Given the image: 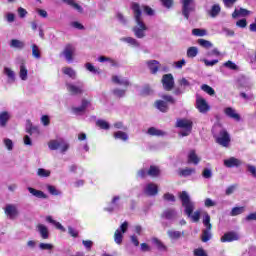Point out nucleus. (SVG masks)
Returning a JSON list of instances; mask_svg holds the SVG:
<instances>
[{"label":"nucleus","instance_id":"28","mask_svg":"<svg viewBox=\"0 0 256 256\" xmlns=\"http://www.w3.org/2000/svg\"><path fill=\"white\" fill-rule=\"evenodd\" d=\"M148 135H151L152 137H165L167 133L163 130H159L155 127H150L147 131Z\"/></svg>","mask_w":256,"mask_h":256},{"label":"nucleus","instance_id":"31","mask_svg":"<svg viewBox=\"0 0 256 256\" xmlns=\"http://www.w3.org/2000/svg\"><path fill=\"white\" fill-rule=\"evenodd\" d=\"M46 221L47 223H51V225H54V227H56V229H59V231H62V233H65V231H67L62 224L54 220L51 216H47Z\"/></svg>","mask_w":256,"mask_h":256},{"label":"nucleus","instance_id":"5","mask_svg":"<svg viewBox=\"0 0 256 256\" xmlns=\"http://www.w3.org/2000/svg\"><path fill=\"white\" fill-rule=\"evenodd\" d=\"M176 127L181 129L179 132V135H181V137H187L191 135V131H193V121L188 119L177 120Z\"/></svg>","mask_w":256,"mask_h":256},{"label":"nucleus","instance_id":"57","mask_svg":"<svg viewBox=\"0 0 256 256\" xmlns=\"http://www.w3.org/2000/svg\"><path fill=\"white\" fill-rule=\"evenodd\" d=\"M125 93H127V90L125 89L116 88L113 90V95H115V97H125Z\"/></svg>","mask_w":256,"mask_h":256},{"label":"nucleus","instance_id":"45","mask_svg":"<svg viewBox=\"0 0 256 256\" xmlns=\"http://www.w3.org/2000/svg\"><path fill=\"white\" fill-rule=\"evenodd\" d=\"M197 43L200 47H203V49H211V47H213V43L209 40L198 39Z\"/></svg>","mask_w":256,"mask_h":256},{"label":"nucleus","instance_id":"38","mask_svg":"<svg viewBox=\"0 0 256 256\" xmlns=\"http://www.w3.org/2000/svg\"><path fill=\"white\" fill-rule=\"evenodd\" d=\"M62 73H64V75H67L68 77H70V79L77 78V72H75L74 69L71 67L62 68Z\"/></svg>","mask_w":256,"mask_h":256},{"label":"nucleus","instance_id":"34","mask_svg":"<svg viewBox=\"0 0 256 256\" xmlns=\"http://www.w3.org/2000/svg\"><path fill=\"white\" fill-rule=\"evenodd\" d=\"M167 235L173 241H177V239H181V237H183V232L175 231V230H168Z\"/></svg>","mask_w":256,"mask_h":256},{"label":"nucleus","instance_id":"36","mask_svg":"<svg viewBox=\"0 0 256 256\" xmlns=\"http://www.w3.org/2000/svg\"><path fill=\"white\" fill-rule=\"evenodd\" d=\"M4 75L8 78V83H15V72L9 67L4 68Z\"/></svg>","mask_w":256,"mask_h":256},{"label":"nucleus","instance_id":"13","mask_svg":"<svg viewBox=\"0 0 256 256\" xmlns=\"http://www.w3.org/2000/svg\"><path fill=\"white\" fill-rule=\"evenodd\" d=\"M75 46L68 44L65 46L62 55L68 63H73V57H75Z\"/></svg>","mask_w":256,"mask_h":256},{"label":"nucleus","instance_id":"17","mask_svg":"<svg viewBox=\"0 0 256 256\" xmlns=\"http://www.w3.org/2000/svg\"><path fill=\"white\" fill-rule=\"evenodd\" d=\"M224 113L226 117H229V119H234V121H241V115H239L237 110H235L233 107H226L224 109Z\"/></svg>","mask_w":256,"mask_h":256},{"label":"nucleus","instance_id":"2","mask_svg":"<svg viewBox=\"0 0 256 256\" xmlns=\"http://www.w3.org/2000/svg\"><path fill=\"white\" fill-rule=\"evenodd\" d=\"M180 199L182 201V207H184V213L191 219L193 223H199V219H201V211H195V202L191 201V197L186 191H183L180 194ZM193 211H195L193 213Z\"/></svg>","mask_w":256,"mask_h":256},{"label":"nucleus","instance_id":"11","mask_svg":"<svg viewBox=\"0 0 256 256\" xmlns=\"http://www.w3.org/2000/svg\"><path fill=\"white\" fill-rule=\"evenodd\" d=\"M162 85L165 91H173V87H175V78H173V74L163 75Z\"/></svg>","mask_w":256,"mask_h":256},{"label":"nucleus","instance_id":"54","mask_svg":"<svg viewBox=\"0 0 256 256\" xmlns=\"http://www.w3.org/2000/svg\"><path fill=\"white\" fill-rule=\"evenodd\" d=\"M220 56H221V52L217 48H214L213 50L206 52V57H220Z\"/></svg>","mask_w":256,"mask_h":256},{"label":"nucleus","instance_id":"49","mask_svg":"<svg viewBox=\"0 0 256 256\" xmlns=\"http://www.w3.org/2000/svg\"><path fill=\"white\" fill-rule=\"evenodd\" d=\"M242 213H245V207H234L232 208L230 215L232 217H237V215H241Z\"/></svg>","mask_w":256,"mask_h":256},{"label":"nucleus","instance_id":"26","mask_svg":"<svg viewBox=\"0 0 256 256\" xmlns=\"http://www.w3.org/2000/svg\"><path fill=\"white\" fill-rule=\"evenodd\" d=\"M26 133L29 135H39V127L33 126L30 120L26 121Z\"/></svg>","mask_w":256,"mask_h":256},{"label":"nucleus","instance_id":"52","mask_svg":"<svg viewBox=\"0 0 256 256\" xmlns=\"http://www.w3.org/2000/svg\"><path fill=\"white\" fill-rule=\"evenodd\" d=\"M202 91H204V93H207L208 95H215V89H213L211 86L207 85V84H203L201 86Z\"/></svg>","mask_w":256,"mask_h":256},{"label":"nucleus","instance_id":"42","mask_svg":"<svg viewBox=\"0 0 256 256\" xmlns=\"http://www.w3.org/2000/svg\"><path fill=\"white\" fill-rule=\"evenodd\" d=\"M69 143L67 141H65V139L60 138V146H59V150L60 153H67V151H69Z\"/></svg>","mask_w":256,"mask_h":256},{"label":"nucleus","instance_id":"27","mask_svg":"<svg viewBox=\"0 0 256 256\" xmlns=\"http://www.w3.org/2000/svg\"><path fill=\"white\" fill-rule=\"evenodd\" d=\"M37 231L42 239H49V228L43 224L37 225Z\"/></svg>","mask_w":256,"mask_h":256},{"label":"nucleus","instance_id":"1","mask_svg":"<svg viewBox=\"0 0 256 256\" xmlns=\"http://www.w3.org/2000/svg\"><path fill=\"white\" fill-rule=\"evenodd\" d=\"M131 9L134 15V21L136 25L133 27L132 31L137 39H144L146 37L147 25L143 21V12L141 11V6L138 3H132Z\"/></svg>","mask_w":256,"mask_h":256},{"label":"nucleus","instance_id":"23","mask_svg":"<svg viewBox=\"0 0 256 256\" xmlns=\"http://www.w3.org/2000/svg\"><path fill=\"white\" fill-rule=\"evenodd\" d=\"M9 119H11V112H8V111L0 112V127H7V123H9Z\"/></svg>","mask_w":256,"mask_h":256},{"label":"nucleus","instance_id":"55","mask_svg":"<svg viewBox=\"0 0 256 256\" xmlns=\"http://www.w3.org/2000/svg\"><path fill=\"white\" fill-rule=\"evenodd\" d=\"M53 244H49V243H40L39 244V249L41 251H52L53 249Z\"/></svg>","mask_w":256,"mask_h":256},{"label":"nucleus","instance_id":"39","mask_svg":"<svg viewBox=\"0 0 256 256\" xmlns=\"http://www.w3.org/2000/svg\"><path fill=\"white\" fill-rule=\"evenodd\" d=\"M29 71L27 70V67L25 66V64H21L20 65V72H19V77L22 81H27V75H28Z\"/></svg>","mask_w":256,"mask_h":256},{"label":"nucleus","instance_id":"60","mask_svg":"<svg viewBox=\"0 0 256 256\" xmlns=\"http://www.w3.org/2000/svg\"><path fill=\"white\" fill-rule=\"evenodd\" d=\"M152 93H153V89H151V86L149 85L144 86L141 91V95H144V96L151 95Z\"/></svg>","mask_w":256,"mask_h":256},{"label":"nucleus","instance_id":"15","mask_svg":"<svg viewBox=\"0 0 256 256\" xmlns=\"http://www.w3.org/2000/svg\"><path fill=\"white\" fill-rule=\"evenodd\" d=\"M144 193L148 197H155L159 193V186L155 183H148L144 187Z\"/></svg>","mask_w":256,"mask_h":256},{"label":"nucleus","instance_id":"9","mask_svg":"<svg viewBox=\"0 0 256 256\" xmlns=\"http://www.w3.org/2000/svg\"><path fill=\"white\" fill-rule=\"evenodd\" d=\"M195 11V0H182V15L189 19V15Z\"/></svg>","mask_w":256,"mask_h":256},{"label":"nucleus","instance_id":"7","mask_svg":"<svg viewBox=\"0 0 256 256\" xmlns=\"http://www.w3.org/2000/svg\"><path fill=\"white\" fill-rule=\"evenodd\" d=\"M84 87L85 85L83 82H76L75 84L73 83H66V89L70 95H83L84 93Z\"/></svg>","mask_w":256,"mask_h":256},{"label":"nucleus","instance_id":"24","mask_svg":"<svg viewBox=\"0 0 256 256\" xmlns=\"http://www.w3.org/2000/svg\"><path fill=\"white\" fill-rule=\"evenodd\" d=\"M148 69H150V73H152V75H155V73H157V71H159V67H160V63L157 60H149L146 63Z\"/></svg>","mask_w":256,"mask_h":256},{"label":"nucleus","instance_id":"50","mask_svg":"<svg viewBox=\"0 0 256 256\" xmlns=\"http://www.w3.org/2000/svg\"><path fill=\"white\" fill-rule=\"evenodd\" d=\"M32 57H34V59H41V50H39V46L36 44L32 45Z\"/></svg>","mask_w":256,"mask_h":256},{"label":"nucleus","instance_id":"8","mask_svg":"<svg viewBox=\"0 0 256 256\" xmlns=\"http://www.w3.org/2000/svg\"><path fill=\"white\" fill-rule=\"evenodd\" d=\"M4 213L8 219L15 221L19 217V207L16 204H6Z\"/></svg>","mask_w":256,"mask_h":256},{"label":"nucleus","instance_id":"30","mask_svg":"<svg viewBox=\"0 0 256 256\" xmlns=\"http://www.w3.org/2000/svg\"><path fill=\"white\" fill-rule=\"evenodd\" d=\"M162 217L168 221H173L177 217V212L173 209H167L163 212Z\"/></svg>","mask_w":256,"mask_h":256},{"label":"nucleus","instance_id":"12","mask_svg":"<svg viewBox=\"0 0 256 256\" xmlns=\"http://www.w3.org/2000/svg\"><path fill=\"white\" fill-rule=\"evenodd\" d=\"M88 107H91V102L89 100L83 99L80 106L72 108V113L77 116L85 115Z\"/></svg>","mask_w":256,"mask_h":256},{"label":"nucleus","instance_id":"44","mask_svg":"<svg viewBox=\"0 0 256 256\" xmlns=\"http://www.w3.org/2000/svg\"><path fill=\"white\" fill-rule=\"evenodd\" d=\"M196 55H199V48L192 46L187 49V57L194 59Z\"/></svg>","mask_w":256,"mask_h":256},{"label":"nucleus","instance_id":"37","mask_svg":"<svg viewBox=\"0 0 256 256\" xmlns=\"http://www.w3.org/2000/svg\"><path fill=\"white\" fill-rule=\"evenodd\" d=\"M195 168H184L179 170V175L181 177H191V175H195Z\"/></svg>","mask_w":256,"mask_h":256},{"label":"nucleus","instance_id":"48","mask_svg":"<svg viewBox=\"0 0 256 256\" xmlns=\"http://www.w3.org/2000/svg\"><path fill=\"white\" fill-rule=\"evenodd\" d=\"M192 35L195 37H205L207 35V30L201 28H194L192 30Z\"/></svg>","mask_w":256,"mask_h":256},{"label":"nucleus","instance_id":"58","mask_svg":"<svg viewBox=\"0 0 256 256\" xmlns=\"http://www.w3.org/2000/svg\"><path fill=\"white\" fill-rule=\"evenodd\" d=\"M96 125L100 127V129H105V130L109 129L110 127L109 122L105 120H97Z\"/></svg>","mask_w":256,"mask_h":256},{"label":"nucleus","instance_id":"6","mask_svg":"<svg viewBox=\"0 0 256 256\" xmlns=\"http://www.w3.org/2000/svg\"><path fill=\"white\" fill-rule=\"evenodd\" d=\"M123 209V204H121V196H113L109 205L104 208L107 213H117Z\"/></svg>","mask_w":256,"mask_h":256},{"label":"nucleus","instance_id":"20","mask_svg":"<svg viewBox=\"0 0 256 256\" xmlns=\"http://www.w3.org/2000/svg\"><path fill=\"white\" fill-rule=\"evenodd\" d=\"M206 13L212 19H215L216 17H219V13H221V5L214 4V5H212L211 9L206 8Z\"/></svg>","mask_w":256,"mask_h":256},{"label":"nucleus","instance_id":"32","mask_svg":"<svg viewBox=\"0 0 256 256\" xmlns=\"http://www.w3.org/2000/svg\"><path fill=\"white\" fill-rule=\"evenodd\" d=\"M151 241H152V245L156 246L158 251H167V247L165 246V244H163V242L159 238L153 237Z\"/></svg>","mask_w":256,"mask_h":256},{"label":"nucleus","instance_id":"16","mask_svg":"<svg viewBox=\"0 0 256 256\" xmlns=\"http://www.w3.org/2000/svg\"><path fill=\"white\" fill-rule=\"evenodd\" d=\"M196 108L200 113H207L211 107L207 104V101L204 98L197 97L196 99Z\"/></svg>","mask_w":256,"mask_h":256},{"label":"nucleus","instance_id":"64","mask_svg":"<svg viewBox=\"0 0 256 256\" xmlns=\"http://www.w3.org/2000/svg\"><path fill=\"white\" fill-rule=\"evenodd\" d=\"M247 171H249V173H251L252 177H254L256 179V167L255 166L248 164Z\"/></svg>","mask_w":256,"mask_h":256},{"label":"nucleus","instance_id":"33","mask_svg":"<svg viewBox=\"0 0 256 256\" xmlns=\"http://www.w3.org/2000/svg\"><path fill=\"white\" fill-rule=\"evenodd\" d=\"M155 106L162 113H167V111H169V105H167V102H165L163 100L156 101Z\"/></svg>","mask_w":256,"mask_h":256},{"label":"nucleus","instance_id":"51","mask_svg":"<svg viewBox=\"0 0 256 256\" xmlns=\"http://www.w3.org/2000/svg\"><path fill=\"white\" fill-rule=\"evenodd\" d=\"M223 66L226 67L227 69H231V71H239V66H237V64H235L231 60H228L227 62H225Z\"/></svg>","mask_w":256,"mask_h":256},{"label":"nucleus","instance_id":"59","mask_svg":"<svg viewBox=\"0 0 256 256\" xmlns=\"http://www.w3.org/2000/svg\"><path fill=\"white\" fill-rule=\"evenodd\" d=\"M3 143H4V145H5V147H6V149H7L8 151H13L14 145H13V141H12L11 139L5 138V139L3 140Z\"/></svg>","mask_w":256,"mask_h":256},{"label":"nucleus","instance_id":"35","mask_svg":"<svg viewBox=\"0 0 256 256\" xmlns=\"http://www.w3.org/2000/svg\"><path fill=\"white\" fill-rule=\"evenodd\" d=\"M10 47H12V49H25V42L17 39H12L10 41Z\"/></svg>","mask_w":256,"mask_h":256},{"label":"nucleus","instance_id":"22","mask_svg":"<svg viewBox=\"0 0 256 256\" xmlns=\"http://www.w3.org/2000/svg\"><path fill=\"white\" fill-rule=\"evenodd\" d=\"M112 81L116 85H121L122 87H129V85H131V83L129 82V79L121 76H113Z\"/></svg>","mask_w":256,"mask_h":256},{"label":"nucleus","instance_id":"18","mask_svg":"<svg viewBox=\"0 0 256 256\" xmlns=\"http://www.w3.org/2000/svg\"><path fill=\"white\" fill-rule=\"evenodd\" d=\"M224 165L225 167L231 169L233 167H241V165H243V162L235 157H230L224 160Z\"/></svg>","mask_w":256,"mask_h":256},{"label":"nucleus","instance_id":"43","mask_svg":"<svg viewBox=\"0 0 256 256\" xmlns=\"http://www.w3.org/2000/svg\"><path fill=\"white\" fill-rule=\"evenodd\" d=\"M46 189H47L48 193H50V195H54V196L61 195V190L57 189V187H55L51 184L46 185Z\"/></svg>","mask_w":256,"mask_h":256},{"label":"nucleus","instance_id":"21","mask_svg":"<svg viewBox=\"0 0 256 256\" xmlns=\"http://www.w3.org/2000/svg\"><path fill=\"white\" fill-rule=\"evenodd\" d=\"M27 190L31 194L32 197H36V199H48L47 194L41 190H37L33 187H28Z\"/></svg>","mask_w":256,"mask_h":256},{"label":"nucleus","instance_id":"4","mask_svg":"<svg viewBox=\"0 0 256 256\" xmlns=\"http://www.w3.org/2000/svg\"><path fill=\"white\" fill-rule=\"evenodd\" d=\"M203 225L206 228L202 231L201 239L203 243H207V241H211V237H213V234L211 233L213 226L211 225V216L209 213L204 214Z\"/></svg>","mask_w":256,"mask_h":256},{"label":"nucleus","instance_id":"29","mask_svg":"<svg viewBox=\"0 0 256 256\" xmlns=\"http://www.w3.org/2000/svg\"><path fill=\"white\" fill-rule=\"evenodd\" d=\"M250 11L244 8L235 9L232 13V18L237 19V17H247V15H250Z\"/></svg>","mask_w":256,"mask_h":256},{"label":"nucleus","instance_id":"41","mask_svg":"<svg viewBox=\"0 0 256 256\" xmlns=\"http://www.w3.org/2000/svg\"><path fill=\"white\" fill-rule=\"evenodd\" d=\"M64 3H67V5H70L73 7V9H76L78 13H83V7L81 5L75 3V0H62Z\"/></svg>","mask_w":256,"mask_h":256},{"label":"nucleus","instance_id":"63","mask_svg":"<svg viewBox=\"0 0 256 256\" xmlns=\"http://www.w3.org/2000/svg\"><path fill=\"white\" fill-rule=\"evenodd\" d=\"M194 256H208V255L203 248H197L194 250Z\"/></svg>","mask_w":256,"mask_h":256},{"label":"nucleus","instance_id":"25","mask_svg":"<svg viewBox=\"0 0 256 256\" xmlns=\"http://www.w3.org/2000/svg\"><path fill=\"white\" fill-rule=\"evenodd\" d=\"M201 158L197 155L195 150H190L188 153V163H192L193 165H199Z\"/></svg>","mask_w":256,"mask_h":256},{"label":"nucleus","instance_id":"56","mask_svg":"<svg viewBox=\"0 0 256 256\" xmlns=\"http://www.w3.org/2000/svg\"><path fill=\"white\" fill-rule=\"evenodd\" d=\"M38 177H50L51 171L39 168L37 171Z\"/></svg>","mask_w":256,"mask_h":256},{"label":"nucleus","instance_id":"47","mask_svg":"<svg viewBox=\"0 0 256 256\" xmlns=\"http://www.w3.org/2000/svg\"><path fill=\"white\" fill-rule=\"evenodd\" d=\"M159 173H161V171L159 170V167L150 166V168L148 170L149 177H159Z\"/></svg>","mask_w":256,"mask_h":256},{"label":"nucleus","instance_id":"3","mask_svg":"<svg viewBox=\"0 0 256 256\" xmlns=\"http://www.w3.org/2000/svg\"><path fill=\"white\" fill-rule=\"evenodd\" d=\"M212 133L218 145H221L222 147H229V143H231V136L227 130L222 128L221 125L215 124L212 128Z\"/></svg>","mask_w":256,"mask_h":256},{"label":"nucleus","instance_id":"62","mask_svg":"<svg viewBox=\"0 0 256 256\" xmlns=\"http://www.w3.org/2000/svg\"><path fill=\"white\" fill-rule=\"evenodd\" d=\"M236 189H237V184L231 185L228 188H226L225 194L226 195H233V193H235Z\"/></svg>","mask_w":256,"mask_h":256},{"label":"nucleus","instance_id":"61","mask_svg":"<svg viewBox=\"0 0 256 256\" xmlns=\"http://www.w3.org/2000/svg\"><path fill=\"white\" fill-rule=\"evenodd\" d=\"M179 86L183 87L185 89V87H190L191 86V82H189V80H187L186 78H182L180 80H178Z\"/></svg>","mask_w":256,"mask_h":256},{"label":"nucleus","instance_id":"10","mask_svg":"<svg viewBox=\"0 0 256 256\" xmlns=\"http://www.w3.org/2000/svg\"><path fill=\"white\" fill-rule=\"evenodd\" d=\"M129 227V223L125 221L121 224V226L114 233V241L117 245H121L123 243V233H127V229Z\"/></svg>","mask_w":256,"mask_h":256},{"label":"nucleus","instance_id":"14","mask_svg":"<svg viewBox=\"0 0 256 256\" xmlns=\"http://www.w3.org/2000/svg\"><path fill=\"white\" fill-rule=\"evenodd\" d=\"M241 237L239 236V233L235 231H230L225 233L221 238V243H233V241H239Z\"/></svg>","mask_w":256,"mask_h":256},{"label":"nucleus","instance_id":"46","mask_svg":"<svg viewBox=\"0 0 256 256\" xmlns=\"http://www.w3.org/2000/svg\"><path fill=\"white\" fill-rule=\"evenodd\" d=\"M114 139H120L121 141H128L129 135L123 131H117L114 133Z\"/></svg>","mask_w":256,"mask_h":256},{"label":"nucleus","instance_id":"19","mask_svg":"<svg viewBox=\"0 0 256 256\" xmlns=\"http://www.w3.org/2000/svg\"><path fill=\"white\" fill-rule=\"evenodd\" d=\"M120 41L127 43V45H129V47H133V49H139L141 47V43L133 37H123Z\"/></svg>","mask_w":256,"mask_h":256},{"label":"nucleus","instance_id":"53","mask_svg":"<svg viewBox=\"0 0 256 256\" xmlns=\"http://www.w3.org/2000/svg\"><path fill=\"white\" fill-rule=\"evenodd\" d=\"M202 177L204 179H211V177H213V171L211 170V168H204V170L202 171Z\"/></svg>","mask_w":256,"mask_h":256},{"label":"nucleus","instance_id":"40","mask_svg":"<svg viewBox=\"0 0 256 256\" xmlns=\"http://www.w3.org/2000/svg\"><path fill=\"white\" fill-rule=\"evenodd\" d=\"M61 145V138L56 140H51L48 143V147L50 151H57L59 149V146Z\"/></svg>","mask_w":256,"mask_h":256}]
</instances>
